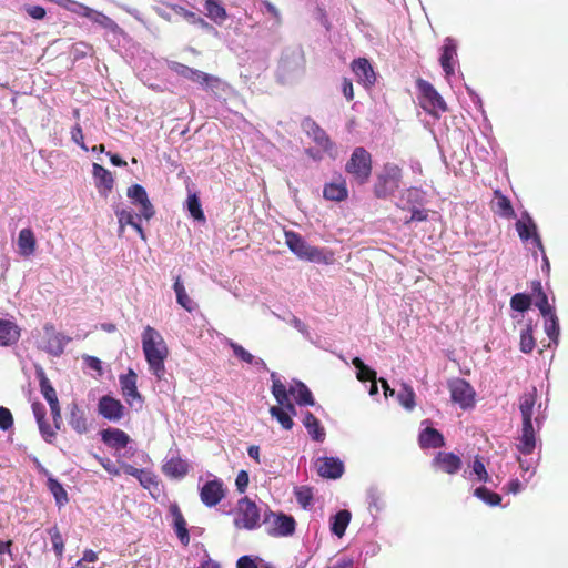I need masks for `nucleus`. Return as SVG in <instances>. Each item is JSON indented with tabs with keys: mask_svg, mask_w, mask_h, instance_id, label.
Wrapping results in <instances>:
<instances>
[{
	"mask_svg": "<svg viewBox=\"0 0 568 568\" xmlns=\"http://www.w3.org/2000/svg\"><path fill=\"white\" fill-rule=\"evenodd\" d=\"M141 337L149 369L160 381L165 375L164 362L169 355L166 343L160 332L151 326L144 328Z\"/></svg>",
	"mask_w": 568,
	"mask_h": 568,
	"instance_id": "nucleus-1",
	"label": "nucleus"
},
{
	"mask_svg": "<svg viewBox=\"0 0 568 568\" xmlns=\"http://www.w3.org/2000/svg\"><path fill=\"white\" fill-rule=\"evenodd\" d=\"M285 244L301 260L329 265L334 262L333 252L308 244L298 233L285 231Z\"/></svg>",
	"mask_w": 568,
	"mask_h": 568,
	"instance_id": "nucleus-2",
	"label": "nucleus"
},
{
	"mask_svg": "<svg viewBox=\"0 0 568 568\" xmlns=\"http://www.w3.org/2000/svg\"><path fill=\"white\" fill-rule=\"evenodd\" d=\"M305 70V59L302 48L288 47L283 50L278 68L277 78L283 83H293L301 79Z\"/></svg>",
	"mask_w": 568,
	"mask_h": 568,
	"instance_id": "nucleus-3",
	"label": "nucleus"
},
{
	"mask_svg": "<svg viewBox=\"0 0 568 568\" xmlns=\"http://www.w3.org/2000/svg\"><path fill=\"white\" fill-rule=\"evenodd\" d=\"M400 180V168L394 163H386L383 171L377 176V181L374 186L375 195L381 199L393 195L399 187Z\"/></svg>",
	"mask_w": 568,
	"mask_h": 568,
	"instance_id": "nucleus-4",
	"label": "nucleus"
},
{
	"mask_svg": "<svg viewBox=\"0 0 568 568\" xmlns=\"http://www.w3.org/2000/svg\"><path fill=\"white\" fill-rule=\"evenodd\" d=\"M345 170L347 173L352 174L359 184L366 183L372 171L371 154L364 148H356L349 161L346 163Z\"/></svg>",
	"mask_w": 568,
	"mask_h": 568,
	"instance_id": "nucleus-5",
	"label": "nucleus"
},
{
	"mask_svg": "<svg viewBox=\"0 0 568 568\" xmlns=\"http://www.w3.org/2000/svg\"><path fill=\"white\" fill-rule=\"evenodd\" d=\"M420 106L432 115L438 116L446 111V103L443 97L427 81L419 79L417 81Z\"/></svg>",
	"mask_w": 568,
	"mask_h": 568,
	"instance_id": "nucleus-6",
	"label": "nucleus"
},
{
	"mask_svg": "<svg viewBox=\"0 0 568 568\" xmlns=\"http://www.w3.org/2000/svg\"><path fill=\"white\" fill-rule=\"evenodd\" d=\"M260 510L254 501L242 498L236 508L234 524L237 528L255 529L260 525Z\"/></svg>",
	"mask_w": 568,
	"mask_h": 568,
	"instance_id": "nucleus-7",
	"label": "nucleus"
},
{
	"mask_svg": "<svg viewBox=\"0 0 568 568\" xmlns=\"http://www.w3.org/2000/svg\"><path fill=\"white\" fill-rule=\"evenodd\" d=\"M168 68L178 75L212 90L220 84V80L217 78L176 61H168Z\"/></svg>",
	"mask_w": 568,
	"mask_h": 568,
	"instance_id": "nucleus-8",
	"label": "nucleus"
},
{
	"mask_svg": "<svg viewBox=\"0 0 568 568\" xmlns=\"http://www.w3.org/2000/svg\"><path fill=\"white\" fill-rule=\"evenodd\" d=\"M452 400L463 409H468L475 404V390L469 383L462 378H455L448 383Z\"/></svg>",
	"mask_w": 568,
	"mask_h": 568,
	"instance_id": "nucleus-9",
	"label": "nucleus"
},
{
	"mask_svg": "<svg viewBox=\"0 0 568 568\" xmlns=\"http://www.w3.org/2000/svg\"><path fill=\"white\" fill-rule=\"evenodd\" d=\"M68 342L69 338L58 333L53 326L45 325L43 327V336L38 342V345L49 354L59 356L63 353L64 346Z\"/></svg>",
	"mask_w": 568,
	"mask_h": 568,
	"instance_id": "nucleus-10",
	"label": "nucleus"
},
{
	"mask_svg": "<svg viewBox=\"0 0 568 568\" xmlns=\"http://www.w3.org/2000/svg\"><path fill=\"white\" fill-rule=\"evenodd\" d=\"M267 532L272 536H288L295 530V520L283 514H271L265 519Z\"/></svg>",
	"mask_w": 568,
	"mask_h": 568,
	"instance_id": "nucleus-11",
	"label": "nucleus"
},
{
	"mask_svg": "<svg viewBox=\"0 0 568 568\" xmlns=\"http://www.w3.org/2000/svg\"><path fill=\"white\" fill-rule=\"evenodd\" d=\"M225 496V488L221 479L213 478L207 480L200 488L201 501L207 507L216 506Z\"/></svg>",
	"mask_w": 568,
	"mask_h": 568,
	"instance_id": "nucleus-12",
	"label": "nucleus"
},
{
	"mask_svg": "<svg viewBox=\"0 0 568 568\" xmlns=\"http://www.w3.org/2000/svg\"><path fill=\"white\" fill-rule=\"evenodd\" d=\"M516 230L523 241L531 240V243L544 252V245L537 232V225L528 213L523 214L521 219L516 222Z\"/></svg>",
	"mask_w": 568,
	"mask_h": 568,
	"instance_id": "nucleus-13",
	"label": "nucleus"
},
{
	"mask_svg": "<svg viewBox=\"0 0 568 568\" xmlns=\"http://www.w3.org/2000/svg\"><path fill=\"white\" fill-rule=\"evenodd\" d=\"M128 197L139 207V216L150 220L154 215L153 206L143 186L135 184L129 187Z\"/></svg>",
	"mask_w": 568,
	"mask_h": 568,
	"instance_id": "nucleus-14",
	"label": "nucleus"
},
{
	"mask_svg": "<svg viewBox=\"0 0 568 568\" xmlns=\"http://www.w3.org/2000/svg\"><path fill=\"white\" fill-rule=\"evenodd\" d=\"M317 474L323 478L337 479L344 473V464L339 458L318 457L315 460Z\"/></svg>",
	"mask_w": 568,
	"mask_h": 568,
	"instance_id": "nucleus-15",
	"label": "nucleus"
},
{
	"mask_svg": "<svg viewBox=\"0 0 568 568\" xmlns=\"http://www.w3.org/2000/svg\"><path fill=\"white\" fill-rule=\"evenodd\" d=\"M439 62L446 78L449 79L455 73L457 64V43L453 38L447 37L444 40Z\"/></svg>",
	"mask_w": 568,
	"mask_h": 568,
	"instance_id": "nucleus-16",
	"label": "nucleus"
},
{
	"mask_svg": "<svg viewBox=\"0 0 568 568\" xmlns=\"http://www.w3.org/2000/svg\"><path fill=\"white\" fill-rule=\"evenodd\" d=\"M124 406L111 396H102L98 404L99 414L111 422H118L124 416Z\"/></svg>",
	"mask_w": 568,
	"mask_h": 568,
	"instance_id": "nucleus-17",
	"label": "nucleus"
},
{
	"mask_svg": "<svg viewBox=\"0 0 568 568\" xmlns=\"http://www.w3.org/2000/svg\"><path fill=\"white\" fill-rule=\"evenodd\" d=\"M272 379V394L275 397L278 406L290 413V417L296 415V408L290 400L286 386L281 382L276 373L271 374Z\"/></svg>",
	"mask_w": 568,
	"mask_h": 568,
	"instance_id": "nucleus-18",
	"label": "nucleus"
},
{
	"mask_svg": "<svg viewBox=\"0 0 568 568\" xmlns=\"http://www.w3.org/2000/svg\"><path fill=\"white\" fill-rule=\"evenodd\" d=\"M305 129L307 134L313 139V141L323 149L329 156L335 158L337 155L336 149L334 144L331 142L329 138L315 122L307 121L305 123Z\"/></svg>",
	"mask_w": 568,
	"mask_h": 568,
	"instance_id": "nucleus-19",
	"label": "nucleus"
},
{
	"mask_svg": "<svg viewBox=\"0 0 568 568\" xmlns=\"http://www.w3.org/2000/svg\"><path fill=\"white\" fill-rule=\"evenodd\" d=\"M92 174L98 192L102 196H108L114 185V179L110 171L98 163L92 165Z\"/></svg>",
	"mask_w": 568,
	"mask_h": 568,
	"instance_id": "nucleus-20",
	"label": "nucleus"
},
{
	"mask_svg": "<svg viewBox=\"0 0 568 568\" xmlns=\"http://www.w3.org/2000/svg\"><path fill=\"white\" fill-rule=\"evenodd\" d=\"M120 386L122 395L129 405L133 406L134 402H142V397L136 388V374L133 369H129L128 374L120 376Z\"/></svg>",
	"mask_w": 568,
	"mask_h": 568,
	"instance_id": "nucleus-21",
	"label": "nucleus"
},
{
	"mask_svg": "<svg viewBox=\"0 0 568 568\" xmlns=\"http://www.w3.org/2000/svg\"><path fill=\"white\" fill-rule=\"evenodd\" d=\"M40 388L43 397L49 403L51 414L55 424V428H59V423L61 420V414H60V405L59 399L55 393V389L50 384L49 379L45 376H42L40 378Z\"/></svg>",
	"mask_w": 568,
	"mask_h": 568,
	"instance_id": "nucleus-22",
	"label": "nucleus"
},
{
	"mask_svg": "<svg viewBox=\"0 0 568 568\" xmlns=\"http://www.w3.org/2000/svg\"><path fill=\"white\" fill-rule=\"evenodd\" d=\"M37 250V239L33 231L29 227L20 230L17 239V252L20 256L27 258L32 256Z\"/></svg>",
	"mask_w": 568,
	"mask_h": 568,
	"instance_id": "nucleus-23",
	"label": "nucleus"
},
{
	"mask_svg": "<svg viewBox=\"0 0 568 568\" xmlns=\"http://www.w3.org/2000/svg\"><path fill=\"white\" fill-rule=\"evenodd\" d=\"M433 464L449 475L456 474L462 468V459L457 455L447 452H439Z\"/></svg>",
	"mask_w": 568,
	"mask_h": 568,
	"instance_id": "nucleus-24",
	"label": "nucleus"
},
{
	"mask_svg": "<svg viewBox=\"0 0 568 568\" xmlns=\"http://www.w3.org/2000/svg\"><path fill=\"white\" fill-rule=\"evenodd\" d=\"M169 514L172 518L173 528L183 545H187L190 542V536L186 528V521L180 510L178 504H171L169 507Z\"/></svg>",
	"mask_w": 568,
	"mask_h": 568,
	"instance_id": "nucleus-25",
	"label": "nucleus"
},
{
	"mask_svg": "<svg viewBox=\"0 0 568 568\" xmlns=\"http://www.w3.org/2000/svg\"><path fill=\"white\" fill-rule=\"evenodd\" d=\"M352 69L357 78V81L365 87L372 85L375 82V72L366 59L361 58L355 60L352 63Z\"/></svg>",
	"mask_w": 568,
	"mask_h": 568,
	"instance_id": "nucleus-26",
	"label": "nucleus"
},
{
	"mask_svg": "<svg viewBox=\"0 0 568 568\" xmlns=\"http://www.w3.org/2000/svg\"><path fill=\"white\" fill-rule=\"evenodd\" d=\"M163 473L172 478H182L189 471V465L185 460L181 459L179 456L172 454V456H168L165 463L163 464Z\"/></svg>",
	"mask_w": 568,
	"mask_h": 568,
	"instance_id": "nucleus-27",
	"label": "nucleus"
},
{
	"mask_svg": "<svg viewBox=\"0 0 568 568\" xmlns=\"http://www.w3.org/2000/svg\"><path fill=\"white\" fill-rule=\"evenodd\" d=\"M101 436L104 444L116 450L125 448L130 442V437L119 428L104 429Z\"/></svg>",
	"mask_w": 568,
	"mask_h": 568,
	"instance_id": "nucleus-28",
	"label": "nucleus"
},
{
	"mask_svg": "<svg viewBox=\"0 0 568 568\" xmlns=\"http://www.w3.org/2000/svg\"><path fill=\"white\" fill-rule=\"evenodd\" d=\"M323 195L329 201H343L348 195V190L344 179L338 178L336 181L325 184Z\"/></svg>",
	"mask_w": 568,
	"mask_h": 568,
	"instance_id": "nucleus-29",
	"label": "nucleus"
},
{
	"mask_svg": "<svg viewBox=\"0 0 568 568\" xmlns=\"http://www.w3.org/2000/svg\"><path fill=\"white\" fill-rule=\"evenodd\" d=\"M69 425L78 434L88 433L90 425L84 410H82L77 404L70 406Z\"/></svg>",
	"mask_w": 568,
	"mask_h": 568,
	"instance_id": "nucleus-30",
	"label": "nucleus"
},
{
	"mask_svg": "<svg viewBox=\"0 0 568 568\" xmlns=\"http://www.w3.org/2000/svg\"><path fill=\"white\" fill-rule=\"evenodd\" d=\"M536 396V389H532L520 397L519 409L523 418V425H532Z\"/></svg>",
	"mask_w": 568,
	"mask_h": 568,
	"instance_id": "nucleus-31",
	"label": "nucleus"
},
{
	"mask_svg": "<svg viewBox=\"0 0 568 568\" xmlns=\"http://www.w3.org/2000/svg\"><path fill=\"white\" fill-rule=\"evenodd\" d=\"M288 396H293L298 405L314 406L315 402L311 390L302 382H294L288 390Z\"/></svg>",
	"mask_w": 568,
	"mask_h": 568,
	"instance_id": "nucleus-32",
	"label": "nucleus"
},
{
	"mask_svg": "<svg viewBox=\"0 0 568 568\" xmlns=\"http://www.w3.org/2000/svg\"><path fill=\"white\" fill-rule=\"evenodd\" d=\"M19 336L20 331L13 322L0 318V346L14 344Z\"/></svg>",
	"mask_w": 568,
	"mask_h": 568,
	"instance_id": "nucleus-33",
	"label": "nucleus"
},
{
	"mask_svg": "<svg viewBox=\"0 0 568 568\" xmlns=\"http://www.w3.org/2000/svg\"><path fill=\"white\" fill-rule=\"evenodd\" d=\"M464 477L471 483H488L490 480L486 467L479 458H475L473 464L464 470Z\"/></svg>",
	"mask_w": 568,
	"mask_h": 568,
	"instance_id": "nucleus-34",
	"label": "nucleus"
},
{
	"mask_svg": "<svg viewBox=\"0 0 568 568\" xmlns=\"http://www.w3.org/2000/svg\"><path fill=\"white\" fill-rule=\"evenodd\" d=\"M443 435L433 427L427 426L419 434V445L422 448H438L444 446Z\"/></svg>",
	"mask_w": 568,
	"mask_h": 568,
	"instance_id": "nucleus-35",
	"label": "nucleus"
},
{
	"mask_svg": "<svg viewBox=\"0 0 568 568\" xmlns=\"http://www.w3.org/2000/svg\"><path fill=\"white\" fill-rule=\"evenodd\" d=\"M351 513L346 509L339 510L331 518V530L338 538L343 537L351 521Z\"/></svg>",
	"mask_w": 568,
	"mask_h": 568,
	"instance_id": "nucleus-36",
	"label": "nucleus"
},
{
	"mask_svg": "<svg viewBox=\"0 0 568 568\" xmlns=\"http://www.w3.org/2000/svg\"><path fill=\"white\" fill-rule=\"evenodd\" d=\"M303 424L307 429L310 436L316 442H323L325 439V430L321 426L320 420L311 413H306L303 419Z\"/></svg>",
	"mask_w": 568,
	"mask_h": 568,
	"instance_id": "nucleus-37",
	"label": "nucleus"
},
{
	"mask_svg": "<svg viewBox=\"0 0 568 568\" xmlns=\"http://www.w3.org/2000/svg\"><path fill=\"white\" fill-rule=\"evenodd\" d=\"M536 446L535 430L532 425H523V433L519 438L518 450L521 454H530Z\"/></svg>",
	"mask_w": 568,
	"mask_h": 568,
	"instance_id": "nucleus-38",
	"label": "nucleus"
},
{
	"mask_svg": "<svg viewBox=\"0 0 568 568\" xmlns=\"http://www.w3.org/2000/svg\"><path fill=\"white\" fill-rule=\"evenodd\" d=\"M206 16L215 23L222 24L226 18V10L219 0L205 1Z\"/></svg>",
	"mask_w": 568,
	"mask_h": 568,
	"instance_id": "nucleus-39",
	"label": "nucleus"
},
{
	"mask_svg": "<svg viewBox=\"0 0 568 568\" xmlns=\"http://www.w3.org/2000/svg\"><path fill=\"white\" fill-rule=\"evenodd\" d=\"M115 214L119 221L120 232H123L125 225H131L143 240L145 239L141 225L136 222V216L131 211L121 209L116 210Z\"/></svg>",
	"mask_w": 568,
	"mask_h": 568,
	"instance_id": "nucleus-40",
	"label": "nucleus"
},
{
	"mask_svg": "<svg viewBox=\"0 0 568 568\" xmlns=\"http://www.w3.org/2000/svg\"><path fill=\"white\" fill-rule=\"evenodd\" d=\"M423 200V193L419 189L410 187L405 190L396 203V205L403 210L409 209Z\"/></svg>",
	"mask_w": 568,
	"mask_h": 568,
	"instance_id": "nucleus-41",
	"label": "nucleus"
},
{
	"mask_svg": "<svg viewBox=\"0 0 568 568\" xmlns=\"http://www.w3.org/2000/svg\"><path fill=\"white\" fill-rule=\"evenodd\" d=\"M494 211L503 217H511L514 215V210L510 204V201L496 192L495 199L493 201Z\"/></svg>",
	"mask_w": 568,
	"mask_h": 568,
	"instance_id": "nucleus-42",
	"label": "nucleus"
},
{
	"mask_svg": "<svg viewBox=\"0 0 568 568\" xmlns=\"http://www.w3.org/2000/svg\"><path fill=\"white\" fill-rule=\"evenodd\" d=\"M545 333L550 338L551 343L557 346L559 343L560 327L557 315L545 317Z\"/></svg>",
	"mask_w": 568,
	"mask_h": 568,
	"instance_id": "nucleus-43",
	"label": "nucleus"
},
{
	"mask_svg": "<svg viewBox=\"0 0 568 568\" xmlns=\"http://www.w3.org/2000/svg\"><path fill=\"white\" fill-rule=\"evenodd\" d=\"M173 290H174V292L176 294L178 303L183 308H185L186 311L191 312L194 308V303L189 297V295L186 294L185 287L182 284V282L180 281V278H176V281H175L174 285H173Z\"/></svg>",
	"mask_w": 568,
	"mask_h": 568,
	"instance_id": "nucleus-44",
	"label": "nucleus"
},
{
	"mask_svg": "<svg viewBox=\"0 0 568 568\" xmlns=\"http://www.w3.org/2000/svg\"><path fill=\"white\" fill-rule=\"evenodd\" d=\"M48 488L54 496V499L59 506H63L68 503V494L62 485L54 478L48 479Z\"/></svg>",
	"mask_w": 568,
	"mask_h": 568,
	"instance_id": "nucleus-45",
	"label": "nucleus"
},
{
	"mask_svg": "<svg viewBox=\"0 0 568 568\" xmlns=\"http://www.w3.org/2000/svg\"><path fill=\"white\" fill-rule=\"evenodd\" d=\"M87 18L108 30L114 31L118 28L116 23L111 18L94 9L90 10Z\"/></svg>",
	"mask_w": 568,
	"mask_h": 568,
	"instance_id": "nucleus-46",
	"label": "nucleus"
},
{
	"mask_svg": "<svg viewBox=\"0 0 568 568\" xmlns=\"http://www.w3.org/2000/svg\"><path fill=\"white\" fill-rule=\"evenodd\" d=\"M397 399L400 405L408 410L415 407V393L413 388L406 384H404L402 389L397 393Z\"/></svg>",
	"mask_w": 568,
	"mask_h": 568,
	"instance_id": "nucleus-47",
	"label": "nucleus"
},
{
	"mask_svg": "<svg viewBox=\"0 0 568 568\" xmlns=\"http://www.w3.org/2000/svg\"><path fill=\"white\" fill-rule=\"evenodd\" d=\"M353 365L356 367L357 373L356 377L361 382H367L371 379H375L376 372L369 368L359 357L353 358Z\"/></svg>",
	"mask_w": 568,
	"mask_h": 568,
	"instance_id": "nucleus-48",
	"label": "nucleus"
},
{
	"mask_svg": "<svg viewBox=\"0 0 568 568\" xmlns=\"http://www.w3.org/2000/svg\"><path fill=\"white\" fill-rule=\"evenodd\" d=\"M474 496L489 506H497L501 501V497L498 494L490 491L486 487L476 488L474 490Z\"/></svg>",
	"mask_w": 568,
	"mask_h": 568,
	"instance_id": "nucleus-49",
	"label": "nucleus"
},
{
	"mask_svg": "<svg viewBox=\"0 0 568 568\" xmlns=\"http://www.w3.org/2000/svg\"><path fill=\"white\" fill-rule=\"evenodd\" d=\"M186 206L191 216L196 221H204L205 216L196 194H190L186 200Z\"/></svg>",
	"mask_w": 568,
	"mask_h": 568,
	"instance_id": "nucleus-50",
	"label": "nucleus"
},
{
	"mask_svg": "<svg viewBox=\"0 0 568 568\" xmlns=\"http://www.w3.org/2000/svg\"><path fill=\"white\" fill-rule=\"evenodd\" d=\"M271 415L277 419L284 429H291L293 427V420L290 417V413L280 406H273L270 409Z\"/></svg>",
	"mask_w": 568,
	"mask_h": 568,
	"instance_id": "nucleus-51",
	"label": "nucleus"
},
{
	"mask_svg": "<svg viewBox=\"0 0 568 568\" xmlns=\"http://www.w3.org/2000/svg\"><path fill=\"white\" fill-rule=\"evenodd\" d=\"M520 351L525 354L531 353L535 347V338L532 336V328L530 325L523 329L520 333Z\"/></svg>",
	"mask_w": 568,
	"mask_h": 568,
	"instance_id": "nucleus-52",
	"label": "nucleus"
},
{
	"mask_svg": "<svg viewBox=\"0 0 568 568\" xmlns=\"http://www.w3.org/2000/svg\"><path fill=\"white\" fill-rule=\"evenodd\" d=\"M48 532L50 535V539L55 555L59 558H61L64 551V541L59 529L57 527H52L48 530Z\"/></svg>",
	"mask_w": 568,
	"mask_h": 568,
	"instance_id": "nucleus-53",
	"label": "nucleus"
},
{
	"mask_svg": "<svg viewBox=\"0 0 568 568\" xmlns=\"http://www.w3.org/2000/svg\"><path fill=\"white\" fill-rule=\"evenodd\" d=\"M530 297L523 293L515 294L510 300V306L518 312H525L530 307Z\"/></svg>",
	"mask_w": 568,
	"mask_h": 568,
	"instance_id": "nucleus-54",
	"label": "nucleus"
},
{
	"mask_svg": "<svg viewBox=\"0 0 568 568\" xmlns=\"http://www.w3.org/2000/svg\"><path fill=\"white\" fill-rule=\"evenodd\" d=\"M174 11L176 14L181 16L182 18H184L189 23H192V24H200L202 27H207V22L199 17L196 13L194 12H191L182 7H176L174 8Z\"/></svg>",
	"mask_w": 568,
	"mask_h": 568,
	"instance_id": "nucleus-55",
	"label": "nucleus"
},
{
	"mask_svg": "<svg viewBox=\"0 0 568 568\" xmlns=\"http://www.w3.org/2000/svg\"><path fill=\"white\" fill-rule=\"evenodd\" d=\"M59 6L78 14V16L85 17V18L91 10V8H89L82 3H79L77 1H73V0H67V2H64L63 4H59Z\"/></svg>",
	"mask_w": 568,
	"mask_h": 568,
	"instance_id": "nucleus-56",
	"label": "nucleus"
},
{
	"mask_svg": "<svg viewBox=\"0 0 568 568\" xmlns=\"http://www.w3.org/2000/svg\"><path fill=\"white\" fill-rule=\"evenodd\" d=\"M536 306L539 308L544 317L555 315L554 307L549 304L548 297L545 292H540V296L536 300Z\"/></svg>",
	"mask_w": 568,
	"mask_h": 568,
	"instance_id": "nucleus-57",
	"label": "nucleus"
},
{
	"mask_svg": "<svg viewBox=\"0 0 568 568\" xmlns=\"http://www.w3.org/2000/svg\"><path fill=\"white\" fill-rule=\"evenodd\" d=\"M231 348L233 349V353L236 357H239L241 361L251 364L252 362H255V356H253L250 352H247L244 347L241 345L230 342L229 343Z\"/></svg>",
	"mask_w": 568,
	"mask_h": 568,
	"instance_id": "nucleus-58",
	"label": "nucleus"
},
{
	"mask_svg": "<svg viewBox=\"0 0 568 568\" xmlns=\"http://www.w3.org/2000/svg\"><path fill=\"white\" fill-rule=\"evenodd\" d=\"M136 479L146 489H151L153 486L158 485L155 475L146 469H142Z\"/></svg>",
	"mask_w": 568,
	"mask_h": 568,
	"instance_id": "nucleus-59",
	"label": "nucleus"
},
{
	"mask_svg": "<svg viewBox=\"0 0 568 568\" xmlns=\"http://www.w3.org/2000/svg\"><path fill=\"white\" fill-rule=\"evenodd\" d=\"M13 424L12 414L8 408L0 407V428L3 430L9 429Z\"/></svg>",
	"mask_w": 568,
	"mask_h": 568,
	"instance_id": "nucleus-60",
	"label": "nucleus"
},
{
	"mask_svg": "<svg viewBox=\"0 0 568 568\" xmlns=\"http://www.w3.org/2000/svg\"><path fill=\"white\" fill-rule=\"evenodd\" d=\"M98 560V554L91 549H88L83 552V556L80 560L77 561V568H85L84 564L87 562H95Z\"/></svg>",
	"mask_w": 568,
	"mask_h": 568,
	"instance_id": "nucleus-61",
	"label": "nucleus"
},
{
	"mask_svg": "<svg viewBox=\"0 0 568 568\" xmlns=\"http://www.w3.org/2000/svg\"><path fill=\"white\" fill-rule=\"evenodd\" d=\"M248 481H250V478H248V474L246 470H241L237 476H236V479H235V485H236V488L240 493H244L248 486Z\"/></svg>",
	"mask_w": 568,
	"mask_h": 568,
	"instance_id": "nucleus-62",
	"label": "nucleus"
},
{
	"mask_svg": "<svg viewBox=\"0 0 568 568\" xmlns=\"http://www.w3.org/2000/svg\"><path fill=\"white\" fill-rule=\"evenodd\" d=\"M26 12L36 20H42L45 17L44 8L40 6H26Z\"/></svg>",
	"mask_w": 568,
	"mask_h": 568,
	"instance_id": "nucleus-63",
	"label": "nucleus"
},
{
	"mask_svg": "<svg viewBox=\"0 0 568 568\" xmlns=\"http://www.w3.org/2000/svg\"><path fill=\"white\" fill-rule=\"evenodd\" d=\"M258 559H253L250 556H243L237 560V568H258L257 566Z\"/></svg>",
	"mask_w": 568,
	"mask_h": 568,
	"instance_id": "nucleus-64",
	"label": "nucleus"
}]
</instances>
